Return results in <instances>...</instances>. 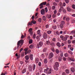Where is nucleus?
Returning <instances> with one entry per match:
<instances>
[{
	"label": "nucleus",
	"mask_w": 75,
	"mask_h": 75,
	"mask_svg": "<svg viewBox=\"0 0 75 75\" xmlns=\"http://www.w3.org/2000/svg\"><path fill=\"white\" fill-rule=\"evenodd\" d=\"M44 72L46 73L47 75L51 74L52 73V69L51 68H47L45 69L44 71Z\"/></svg>",
	"instance_id": "1"
},
{
	"label": "nucleus",
	"mask_w": 75,
	"mask_h": 75,
	"mask_svg": "<svg viewBox=\"0 0 75 75\" xmlns=\"http://www.w3.org/2000/svg\"><path fill=\"white\" fill-rule=\"evenodd\" d=\"M24 42V41H23V39H21V40H20L17 43V48L18 49L19 48V47H21V46H22V45L23 44V43Z\"/></svg>",
	"instance_id": "2"
},
{
	"label": "nucleus",
	"mask_w": 75,
	"mask_h": 75,
	"mask_svg": "<svg viewBox=\"0 0 75 75\" xmlns=\"http://www.w3.org/2000/svg\"><path fill=\"white\" fill-rule=\"evenodd\" d=\"M33 24H36V21H35L34 20H32L30 22H29L28 24V25H32Z\"/></svg>",
	"instance_id": "3"
},
{
	"label": "nucleus",
	"mask_w": 75,
	"mask_h": 75,
	"mask_svg": "<svg viewBox=\"0 0 75 75\" xmlns=\"http://www.w3.org/2000/svg\"><path fill=\"white\" fill-rule=\"evenodd\" d=\"M47 4V2H42V3H41L40 5L39 6H40V9H42V8H43V7H44V6L43 5H46V4Z\"/></svg>",
	"instance_id": "4"
},
{
	"label": "nucleus",
	"mask_w": 75,
	"mask_h": 75,
	"mask_svg": "<svg viewBox=\"0 0 75 75\" xmlns=\"http://www.w3.org/2000/svg\"><path fill=\"white\" fill-rule=\"evenodd\" d=\"M43 45V43L42 42H40L37 45V47L38 48H39L41 47Z\"/></svg>",
	"instance_id": "5"
},
{
	"label": "nucleus",
	"mask_w": 75,
	"mask_h": 75,
	"mask_svg": "<svg viewBox=\"0 0 75 75\" xmlns=\"http://www.w3.org/2000/svg\"><path fill=\"white\" fill-rule=\"evenodd\" d=\"M54 55L52 52L50 53L49 54L48 58L49 59H51L54 56Z\"/></svg>",
	"instance_id": "6"
},
{
	"label": "nucleus",
	"mask_w": 75,
	"mask_h": 75,
	"mask_svg": "<svg viewBox=\"0 0 75 75\" xmlns=\"http://www.w3.org/2000/svg\"><path fill=\"white\" fill-rule=\"evenodd\" d=\"M28 31L29 33L30 34V35H33V29L32 28H30L29 29Z\"/></svg>",
	"instance_id": "7"
},
{
	"label": "nucleus",
	"mask_w": 75,
	"mask_h": 75,
	"mask_svg": "<svg viewBox=\"0 0 75 75\" xmlns=\"http://www.w3.org/2000/svg\"><path fill=\"white\" fill-rule=\"evenodd\" d=\"M43 36L44 39H46L47 38V34L45 33H43Z\"/></svg>",
	"instance_id": "8"
},
{
	"label": "nucleus",
	"mask_w": 75,
	"mask_h": 75,
	"mask_svg": "<svg viewBox=\"0 0 75 75\" xmlns=\"http://www.w3.org/2000/svg\"><path fill=\"white\" fill-rule=\"evenodd\" d=\"M28 69L29 72H32V66L31 65L29 66Z\"/></svg>",
	"instance_id": "9"
},
{
	"label": "nucleus",
	"mask_w": 75,
	"mask_h": 75,
	"mask_svg": "<svg viewBox=\"0 0 75 75\" xmlns=\"http://www.w3.org/2000/svg\"><path fill=\"white\" fill-rule=\"evenodd\" d=\"M41 13L42 15H44L45 14V10L44 9H42L41 11Z\"/></svg>",
	"instance_id": "10"
},
{
	"label": "nucleus",
	"mask_w": 75,
	"mask_h": 75,
	"mask_svg": "<svg viewBox=\"0 0 75 75\" xmlns=\"http://www.w3.org/2000/svg\"><path fill=\"white\" fill-rule=\"evenodd\" d=\"M62 11L63 13H67V11L66 9H65L64 7H62Z\"/></svg>",
	"instance_id": "11"
},
{
	"label": "nucleus",
	"mask_w": 75,
	"mask_h": 75,
	"mask_svg": "<svg viewBox=\"0 0 75 75\" xmlns=\"http://www.w3.org/2000/svg\"><path fill=\"white\" fill-rule=\"evenodd\" d=\"M26 71L27 69H24L22 71V72L23 74H24L25 72H26Z\"/></svg>",
	"instance_id": "12"
},
{
	"label": "nucleus",
	"mask_w": 75,
	"mask_h": 75,
	"mask_svg": "<svg viewBox=\"0 0 75 75\" xmlns=\"http://www.w3.org/2000/svg\"><path fill=\"white\" fill-rule=\"evenodd\" d=\"M71 70L72 72H75V68L73 67H72L71 68Z\"/></svg>",
	"instance_id": "13"
},
{
	"label": "nucleus",
	"mask_w": 75,
	"mask_h": 75,
	"mask_svg": "<svg viewBox=\"0 0 75 75\" xmlns=\"http://www.w3.org/2000/svg\"><path fill=\"white\" fill-rule=\"evenodd\" d=\"M50 44H51V43L49 41H46V44L47 45H50Z\"/></svg>",
	"instance_id": "14"
},
{
	"label": "nucleus",
	"mask_w": 75,
	"mask_h": 75,
	"mask_svg": "<svg viewBox=\"0 0 75 75\" xmlns=\"http://www.w3.org/2000/svg\"><path fill=\"white\" fill-rule=\"evenodd\" d=\"M58 67L56 66H54V70L56 71H58Z\"/></svg>",
	"instance_id": "15"
},
{
	"label": "nucleus",
	"mask_w": 75,
	"mask_h": 75,
	"mask_svg": "<svg viewBox=\"0 0 75 75\" xmlns=\"http://www.w3.org/2000/svg\"><path fill=\"white\" fill-rule=\"evenodd\" d=\"M56 67H59V63L58 62H56L55 63V65H54Z\"/></svg>",
	"instance_id": "16"
},
{
	"label": "nucleus",
	"mask_w": 75,
	"mask_h": 75,
	"mask_svg": "<svg viewBox=\"0 0 75 75\" xmlns=\"http://www.w3.org/2000/svg\"><path fill=\"white\" fill-rule=\"evenodd\" d=\"M35 65L34 64L33 66V71H34V70H35Z\"/></svg>",
	"instance_id": "17"
},
{
	"label": "nucleus",
	"mask_w": 75,
	"mask_h": 75,
	"mask_svg": "<svg viewBox=\"0 0 75 75\" xmlns=\"http://www.w3.org/2000/svg\"><path fill=\"white\" fill-rule=\"evenodd\" d=\"M60 28H64V25L63 24H61L59 25Z\"/></svg>",
	"instance_id": "18"
},
{
	"label": "nucleus",
	"mask_w": 75,
	"mask_h": 75,
	"mask_svg": "<svg viewBox=\"0 0 75 75\" xmlns=\"http://www.w3.org/2000/svg\"><path fill=\"white\" fill-rule=\"evenodd\" d=\"M30 52H31V50H29L28 52H25V55H27V54L30 53Z\"/></svg>",
	"instance_id": "19"
},
{
	"label": "nucleus",
	"mask_w": 75,
	"mask_h": 75,
	"mask_svg": "<svg viewBox=\"0 0 75 75\" xmlns=\"http://www.w3.org/2000/svg\"><path fill=\"white\" fill-rule=\"evenodd\" d=\"M30 59L31 60L33 59V55L31 54L30 56Z\"/></svg>",
	"instance_id": "20"
},
{
	"label": "nucleus",
	"mask_w": 75,
	"mask_h": 75,
	"mask_svg": "<svg viewBox=\"0 0 75 75\" xmlns=\"http://www.w3.org/2000/svg\"><path fill=\"white\" fill-rule=\"evenodd\" d=\"M56 45L57 46H58V47H61V45L60 44V43H59V42H57Z\"/></svg>",
	"instance_id": "21"
},
{
	"label": "nucleus",
	"mask_w": 75,
	"mask_h": 75,
	"mask_svg": "<svg viewBox=\"0 0 75 75\" xmlns=\"http://www.w3.org/2000/svg\"><path fill=\"white\" fill-rule=\"evenodd\" d=\"M25 59H26V60H28L29 59V57H28V55H26V56H25Z\"/></svg>",
	"instance_id": "22"
},
{
	"label": "nucleus",
	"mask_w": 75,
	"mask_h": 75,
	"mask_svg": "<svg viewBox=\"0 0 75 75\" xmlns=\"http://www.w3.org/2000/svg\"><path fill=\"white\" fill-rule=\"evenodd\" d=\"M52 33V31L51 30H48L47 31V33L48 34H51Z\"/></svg>",
	"instance_id": "23"
},
{
	"label": "nucleus",
	"mask_w": 75,
	"mask_h": 75,
	"mask_svg": "<svg viewBox=\"0 0 75 75\" xmlns=\"http://www.w3.org/2000/svg\"><path fill=\"white\" fill-rule=\"evenodd\" d=\"M62 10V7H61L59 10V12L61 13V11Z\"/></svg>",
	"instance_id": "24"
},
{
	"label": "nucleus",
	"mask_w": 75,
	"mask_h": 75,
	"mask_svg": "<svg viewBox=\"0 0 75 75\" xmlns=\"http://www.w3.org/2000/svg\"><path fill=\"white\" fill-rule=\"evenodd\" d=\"M58 59L59 60V62H60V61H62V57H59L58 58Z\"/></svg>",
	"instance_id": "25"
},
{
	"label": "nucleus",
	"mask_w": 75,
	"mask_h": 75,
	"mask_svg": "<svg viewBox=\"0 0 75 75\" xmlns=\"http://www.w3.org/2000/svg\"><path fill=\"white\" fill-rule=\"evenodd\" d=\"M16 57H17V58L18 59L19 58H20V54H17V53H16Z\"/></svg>",
	"instance_id": "26"
},
{
	"label": "nucleus",
	"mask_w": 75,
	"mask_h": 75,
	"mask_svg": "<svg viewBox=\"0 0 75 75\" xmlns=\"http://www.w3.org/2000/svg\"><path fill=\"white\" fill-rule=\"evenodd\" d=\"M67 11H71V9L69 7H67Z\"/></svg>",
	"instance_id": "27"
},
{
	"label": "nucleus",
	"mask_w": 75,
	"mask_h": 75,
	"mask_svg": "<svg viewBox=\"0 0 75 75\" xmlns=\"http://www.w3.org/2000/svg\"><path fill=\"white\" fill-rule=\"evenodd\" d=\"M35 59L36 63V64H37V63H38V62H39L38 59V58H36Z\"/></svg>",
	"instance_id": "28"
},
{
	"label": "nucleus",
	"mask_w": 75,
	"mask_h": 75,
	"mask_svg": "<svg viewBox=\"0 0 75 75\" xmlns=\"http://www.w3.org/2000/svg\"><path fill=\"white\" fill-rule=\"evenodd\" d=\"M67 40V38H65V37H64L62 40L63 41H66Z\"/></svg>",
	"instance_id": "29"
},
{
	"label": "nucleus",
	"mask_w": 75,
	"mask_h": 75,
	"mask_svg": "<svg viewBox=\"0 0 75 75\" xmlns=\"http://www.w3.org/2000/svg\"><path fill=\"white\" fill-rule=\"evenodd\" d=\"M44 62L45 64H47V59H44Z\"/></svg>",
	"instance_id": "30"
},
{
	"label": "nucleus",
	"mask_w": 75,
	"mask_h": 75,
	"mask_svg": "<svg viewBox=\"0 0 75 75\" xmlns=\"http://www.w3.org/2000/svg\"><path fill=\"white\" fill-rule=\"evenodd\" d=\"M33 43V40L31 39L29 41V44H32Z\"/></svg>",
	"instance_id": "31"
},
{
	"label": "nucleus",
	"mask_w": 75,
	"mask_h": 75,
	"mask_svg": "<svg viewBox=\"0 0 75 75\" xmlns=\"http://www.w3.org/2000/svg\"><path fill=\"white\" fill-rule=\"evenodd\" d=\"M69 18H66V21H67V22H69Z\"/></svg>",
	"instance_id": "32"
},
{
	"label": "nucleus",
	"mask_w": 75,
	"mask_h": 75,
	"mask_svg": "<svg viewBox=\"0 0 75 75\" xmlns=\"http://www.w3.org/2000/svg\"><path fill=\"white\" fill-rule=\"evenodd\" d=\"M33 47H34L33 46V45H31L29 46V48L31 49L33 48Z\"/></svg>",
	"instance_id": "33"
},
{
	"label": "nucleus",
	"mask_w": 75,
	"mask_h": 75,
	"mask_svg": "<svg viewBox=\"0 0 75 75\" xmlns=\"http://www.w3.org/2000/svg\"><path fill=\"white\" fill-rule=\"evenodd\" d=\"M47 48L45 47L43 49V52H46V51H47Z\"/></svg>",
	"instance_id": "34"
},
{
	"label": "nucleus",
	"mask_w": 75,
	"mask_h": 75,
	"mask_svg": "<svg viewBox=\"0 0 75 75\" xmlns=\"http://www.w3.org/2000/svg\"><path fill=\"white\" fill-rule=\"evenodd\" d=\"M42 19L44 21H45V20H46V17L45 16H43Z\"/></svg>",
	"instance_id": "35"
},
{
	"label": "nucleus",
	"mask_w": 75,
	"mask_h": 75,
	"mask_svg": "<svg viewBox=\"0 0 75 75\" xmlns=\"http://www.w3.org/2000/svg\"><path fill=\"white\" fill-rule=\"evenodd\" d=\"M50 45L52 46H54V45H55V43H54V42H52V43H50Z\"/></svg>",
	"instance_id": "36"
},
{
	"label": "nucleus",
	"mask_w": 75,
	"mask_h": 75,
	"mask_svg": "<svg viewBox=\"0 0 75 75\" xmlns=\"http://www.w3.org/2000/svg\"><path fill=\"white\" fill-rule=\"evenodd\" d=\"M52 28L53 29H54V30H55V29L57 28V26L55 25L54 26H52Z\"/></svg>",
	"instance_id": "37"
},
{
	"label": "nucleus",
	"mask_w": 75,
	"mask_h": 75,
	"mask_svg": "<svg viewBox=\"0 0 75 75\" xmlns=\"http://www.w3.org/2000/svg\"><path fill=\"white\" fill-rule=\"evenodd\" d=\"M45 10L46 13H47L48 12V8L47 7L45 8Z\"/></svg>",
	"instance_id": "38"
},
{
	"label": "nucleus",
	"mask_w": 75,
	"mask_h": 75,
	"mask_svg": "<svg viewBox=\"0 0 75 75\" xmlns=\"http://www.w3.org/2000/svg\"><path fill=\"white\" fill-rule=\"evenodd\" d=\"M47 17L48 18L50 19V18H51V15H49L48 16H47Z\"/></svg>",
	"instance_id": "39"
},
{
	"label": "nucleus",
	"mask_w": 75,
	"mask_h": 75,
	"mask_svg": "<svg viewBox=\"0 0 75 75\" xmlns=\"http://www.w3.org/2000/svg\"><path fill=\"white\" fill-rule=\"evenodd\" d=\"M52 10H55L56 8V7L55 6H53L52 7Z\"/></svg>",
	"instance_id": "40"
},
{
	"label": "nucleus",
	"mask_w": 75,
	"mask_h": 75,
	"mask_svg": "<svg viewBox=\"0 0 75 75\" xmlns=\"http://www.w3.org/2000/svg\"><path fill=\"white\" fill-rule=\"evenodd\" d=\"M53 5L54 6H57V5H58V4L57 3L55 2H54L53 3Z\"/></svg>",
	"instance_id": "41"
},
{
	"label": "nucleus",
	"mask_w": 75,
	"mask_h": 75,
	"mask_svg": "<svg viewBox=\"0 0 75 75\" xmlns=\"http://www.w3.org/2000/svg\"><path fill=\"white\" fill-rule=\"evenodd\" d=\"M66 72L67 74H69V71L68 69H66Z\"/></svg>",
	"instance_id": "42"
},
{
	"label": "nucleus",
	"mask_w": 75,
	"mask_h": 75,
	"mask_svg": "<svg viewBox=\"0 0 75 75\" xmlns=\"http://www.w3.org/2000/svg\"><path fill=\"white\" fill-rule=\"evenodd\" d=\"M71 34H75V30H73L71 31Z\"/></svg>",
	"instance_id": "43"
},
{
	"label": "nucleus",
	"mask_w": 75,
	"mask_h": 75,
	"mask_svg": "<svg viewBox=\"0 0 75 75\" xmlns=\"http://www.w3.org/2000/svg\"><path fill=\"white\" fill-rule=\"evenodd\" d=\"M56 52L57 54H58V53L59 52V50L58 49H57L56 50Z\"/></svg>",
	"instance_id": "44"
},
{
	"label": "nucleus",
	"mask_w": 75,
	"mask_h": 75,
	"mask_svg": "<svg viewBox=\"0 0 75 75\" xmlns=\"http://www.w3.org/2000/svg\"><path fill=\"white\" fill-rule=\"evenodd\" d=\"M57 16V15L55 14H53L52 15V17L53 18H55V17H56Z\"/></svg>",
	"instance_id": "45"
},
{
	"label": "nucleus",
	"mask_w": 75,
	"mask_h": 75,
	"mask_svg": "<svg viewBox=\"0 0 75 75\" xmlns=\"http://www.w3.org/2000/svg\"><path fill=\"white\" fill-rule=\"evenodd\" d=\"M51 50L53 52H55V50H54V47H52L51 48Z\"/></svg>",
	"instance_id": "46"
},
{
	"label": "nucleus",
	"mask_w": 75,
	"mask_h": 75,
	"mask_svg": "<svg viewBox=\"0 0 75 75\" xmlns=\"http://www.w3.org/2000/svg\"><path fill=\"white\" fill-rule=\"evenodd\" d=\"M61 24H63V25H64V24H65V21H62L61 22Z\"/></svg>",
	"instance_id": "47"
},
{
	"label": "nucleus",
	"mask_w": 75,
	"mask_h": 75,
	"mask_svg": "<svg viewBox=\"0 0 75 75\" xmlns=\"http://www.w3.org/2000/svg\"><path fill=\"white\" fill-rule=\"evenodd\" d=\"M68 52H69V53L71 55H72L73 53L72 52V51H69Z\"/></svg>",
	"instance_id": "48"
},
{
	"label": "nucleus",
	"mask_w": 75,
	"mask_h": 75,
	"mask_svg": "<svg viewBox=\"0 0 75 75\" xmlns=\"http://www.w3.org/2000/svg\"><path fill=\"white\" fill-rule=\"evenodd\" d=\"M52 40L54 42H55L56 41V39L55 38H54L52 39Z\"/></svg>",
	"instance_id": "49"
},
{
	"label": "nucleus",
	"mask_w": 75,
	"mask_h": 75,
	"mask_svg": "<svg viewBox=\"0 0 75 75\" xmlns=\"http://www.w3.org/2000/svg\"><path fill=\"white\" fill-rule=\"evenodd\" d=\"M37 33L38 34H40V30H38Z\"/></svg>",
	"instance_id": "50"
},
{
	"label": "nucleus",
	"mask_w": 75,
	"mask_h": 75,
	"mask_svg": "<svg viewBox=\"0 0 75 75\" xmlns=\"http://www.w3.org/2000/svg\"><path fill=\"white\" fill-rule=\"evenodd\" d=\"M38 20L39 22H41V21H42V19L41 18H39Z\"/></svg>",
	"instance_id": "51"
},
{
	"label": "nucleus",
	"mask_w": 75,
	"mask_h": 75,
	"mask_svg": "<svg viewBox=\"0 0 75 75\" xmlns=\"http://www.w3.org/2000/svg\"><path fill=\"white\" fill-rule=\"evenodd\" d=\"M64 56L66 57H67L68 56V54L67 53H66L64 54Z\"/></svg>",
	"instance_id": "52"
},
{
	"label": "nucleus",
	"mask_w": 75,
	"mask_h": 75,
	"mask_svg": "<svg viewBox=\"0 0 75 75\" xmlns=\"http://www.w3.org/2000/svg\"><path fill=\"white\" fill-rule=\"evenodd\" d=\"M38 65L39 66V67H41V62H39L38 63Z\"/></svg>",
	"instance_id": "53"
},
{
	"label": "nucleus",
	"mask_w": 75,
	"mask_h": 75,
	"mask_svg": "<svg viewBox=\"0 0 75 75\" xmlns=\"http://www.w3.org/2000/svg\"><path fill=\"white\" fill-rule=\"evenodd\" d=\"M65 2L66 3H69V0H65Z\"/></svg>",
	"instance_id": "54"
},
{
	"label": "nucleus",
	"mask_w": 75,
	"mask_h": 75,
	"mask_svg": "<svg viewBox=\"0 0 75 75\" xmlns=\"http://www.w3.org/2000/svg\"><path fill=\"white\" fill-rule=\"evenodd\" d=\"M54 14H57V10H55L54 11Z\"/></svg>",
	"instance_id": "55"
},
{
	"label": "nucleus",
	"mask_w": 75,
	"mask_h": 75,
	"mask_svg": "<svg viewBox=\"0 0 75 75\" xmlns=\"http://www.w3.org/2000/svg\"><path fill=\"white\" fill-rule=\"evenodd\" d=\"M70 60L71 61H73V62L75 61V59H70Z\"/></svg>",
	"instance_id": "56"
},
{
	"label": "nucleus",
	"mask_w": 75,
	"mask_h": 75,
	"mask_svg": "<svg viewBox=\"0 0 75 75\" xmlns=\"http://www.w3.org/2000/svg\"><path fill=\"white\" fill-rule=\"evenodd\" d=\"M72 8L73 9H75V5H72Z\"/></svg>",
	"instance_id": "57"
},
{
	"label": "nucleus",
	"mask_w": 75,
	"mask_h": 75,
	"mask_svg": "<svg viewBox=\"0 0 75 75\" xmlns=\"http://www.w3.org/2000/svg\"><path fill=\"white\" fill-rule=\"evenodd\" d=\"M70 50H71V51H73V50H74V48L72 47H71L70 48Z\"/></svg>",
	"instance_id": "58"
},
{
	"label": "nucleus",
	"mask_w": 75,
	"mask_h": 75,
	"mask_svg": "<svg viewBox=\"0 0 75 75\" xmlns=\"http://www.w3.org/2000/svg\"><path fill=\"white\" fill-rule=\"evenodd\" d=\"M65 37L66 38H69V36L68 35H66L65 36Z\"/></svg>",
	"instance_id": "59"
},
{
	"label": "nucleus",
	"mask_w": 75,
	"mask_h": 75,
	"mask_svg": "<svg viewBox=\"0 0 75 75\" xmlns=\"http://www.w3.org/2000/svg\"><path fill=\"white\" fill-rule=\"evenodd\" d=\"M42 57L43 58H44L45 56H44V54H42Z\"/></svg>",
	"instance_id": "60"
},
{
	"label": "nucleus",
	"mask_w": 75,
	"mask_h": 75,
	"mask_svg": "<svg viewBox=\"0 0 75 75\" xmlns=\"http://www.w3.org/2000/svg\"><path fill=\"white\" fill-rule=\"evenodd\" d=\"M68 42L69 44H71V40H68Z\"/></svg>",
	"instance_id": "61"
},
{
	"label": "nucleus",
	"mask_w": 75,
	"mask_h": 75,
	"mask_svg": "<svg viewBox=\"0 0 75 75\" xmlns=\"http://www.w3.org/2000/svg\"><path fill=\"white\" fill-rule=\"evenodd\" d=\"M63 61H66V58L64 57H63Z\"/></svg>",
	"instance_id": "62"
},
{
	"label": "nucleus",
	"mask_w": 75,
	"mask_h": 75,
	"mask_svg": "<svg viewBox=\"0 0 75 75\" xmlns=\"http://www.w3.org/2000/svg\"><path fill=\"white\" fill-rule=\"evenodd\" d=\"M68 48H71V45H68Z\"/></svg>",
	"instance_id": "63"
},
{
	"label": "nucleus",
	"mask_w": 75,
	"mask_h": 75,
	"mask_svg": "<svg viewBox=\"0 0 75 75\" xmlns=\"http://www.w3.org/2000/svg\"><path fill=\"white\" fill-rule=\"evenodd\" d=\"M36 75H40V73L38 72L36 73Z\"/></svg>",
	"instance_id": "64"
}]
</instances>
